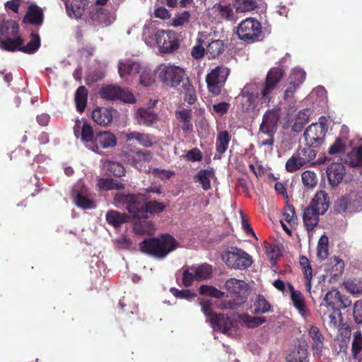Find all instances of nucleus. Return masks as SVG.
I'll use <instances>...</instances> for the list:
<instances>
[{
  "label": "nucleus",
  "instance_id": "f257e3e1",
  "mask_svg": "<svg viewBox=\"0 0 362 362\" xmlns=\"http://www.w3.org/2000/svg\"><path fill=\"white\" fill-rule=\"evenodd\" d=\"M143 40L150 47L157 45L159 52L165 54L173 53L180 47L177 34L175 31L158 29L151 24L144 27Z\"/></svg>",
  "mask_w": 362,
  "mask_h": 362
},
{
  "label": "nucleus",
  "instance_id": "f03ea898",
  "mask_svg": "<svg viewBox=\"0 0 362 362\" xmlns=\"http://www.w3.org/2000/svg\"><path fill=\"white\" fill-rule=\"evenodd\" d=\"M178 247L175 239L170 235L146 240L141 244V250L158 258H163Z\"/></svg>",
  "mask_w": 362,
  "mask_h": 362
},
{
  "label": "nucleus",
  "instance_id": "7ed1b4c3",
  "mask_svg": "<svg viewBox=\"0 0 362 362\" xmlns=\"http://www.w3.org/2000/svg\"><path fill=\"white\" fill-rule=\"evenodd\" d=\"M201 310L206 317V322L210 323L211 327L225 334H230V331L236 327V322L229 317L224 315H217L211 309L212 303L207 299H200Z\"/></svg>",
  "mask_w": 362,
  "mask_h": 362
},
{
  "label": "nucleus",
  "instance_id": "20e7f679",
  "mask_svg": "<svg viewBox=\"0 0 362 362\" xmlns=\"http://www.w3.org/2000/svg\"><path fill=\"white\" fill-rule=\"evenodd\" d=\"M157 76L165 86L177 88L184 80L185 75L183 69L170 64H162L156 70Z\"/></svg>",
  "mask_w": 362,
  "mask_h": 362
},
{
  "label": "nucleus",
  "instance_id": "39448f33",
  "mask_svg": "<svg viewBox=\"0 0 362 362\" xmlns=\"http://www.w3.org/2000/svg\"><path fill=\"white\" fill-rule=\"evenodd\" d=\"M237 35L240 40L247 42L259 41L263 37L262 25L256 18H247L238 25Z\"/></svg>",
  "mask_w": 362,
  "mask_h": 362
},
{
  "label": "nucleus",
  "instance_id": "423d86ee",
  "mask_svg": "<svg viewBox=\"0 0 362 362\" xmlns=\"http://www.w3.org/2000/svg\"><path fill=\"white\" fill-rule=\"evenodd\" d=\"M222 259L230 269H245L252 264V257L242 249L231 247L222 255Z\"/></svg>",
  "mask_w": 362,
  "mask_h": 362
},
{
  "label": "nucleus",
  "instance_id": "0eeeda50",
  "mask_svg": "<svg viewBox=\"0 0 362 362\" xmlns=\"http://www.w3.org/2000/svg\"><path fill=\"white\" fill-rule=\"evenodd\" d=\"M229 69L223 66H216L212 69L206 77V82L209 92L213 95H218L229 75Z\"/></svg>",
  "mask_w": 362,
  "mask_h": 362
},
{
  "label": "nucleus",
  "instance_id": "6e6552de",
  "mask_svg": "<svg viewBox=\"0 0 362 362\" xmlns=\"http://www.w3.org/2000/svg\"><path fill=\"white\" fill-rule=\"evenodd\" d=\"M212 272V266L206 263L188 267L183 271L182 284L186 287L190 286L194 281H203L211 278Z\"/></svg>",
  "mask_w": 362,
  "mask_h": 362
},
{
  "label": "nucleus",
  "instance_id": "1a4fd4ad",
  "mask_svg": "<svg viewBox=\"0 0 362 362\" xmlns=\"http://www.w3.org/2000/svg\"><path fill=\"white\" fill-rule=\"evenodd\" d=\"M141 64L132 59H122L118 62L119 77L125 82H132L140 72Z\"/></svg>",
  "mask_w": 362,
  "mask_h": 362
},
{
  "label": "nucleus",
  "instance_id": "9d476101",
  "mask_svg": "<svg viewBox=\"0 0 362 362\" xmlns=\"http://www.w3.org/2000/svg\"><path fill=\"white\" fill-rule=\"evenodd\" d=\"M72 194L74 202L77 206L84 209L95 207V204L91 198V194L83 182L78 181L74 185Z\"/></svg>",
  "mask_w": 362,
  "mask_h": 362
},
{
  "label": "nucleus",
  "instance_id": "9b49d317",
  "mask_svg": "<svg viewBox=\"0 0 362 362\" xmlns=\"http://www.w3.org/2000/svg\"><path fill=\"white\" fill-rule=\"evenodd\" d=\"M327 129L322 122L311 124L305 131L304 136L307 143L311 146H318L325 136Z\"/></svg>",
  "mask_w": 362,
  "mask_h": 362
},
{
  "label": "nucleus",
  "instance_id": "f8f14e48",
  "mask_svg": "<svg viewBox=\"0 0 362 362\" xmlns=\"http://www.w3.org/2000/svg\"><path fill=\"white\" fill-rule=\"evenodd\" d=\"M153 158V153L149 151L139 150L128 159L129 163L140 171L151 172L148 164Z\"/></svg>",
  "mask_w": 362,
  "mask_h": 362
},
{
  "label": "nucleus",
  "instance_id": "ddd939ff",
  "mask_svg": "<svg viewBox=\"0 0 362 362\" xmlns=\"http://www.w3.org/2000/svg\"><path fill=\"white\" fill-rule=\"evenodd\" d=\"M279 117V108L266 112L259 128L261 133L267 135H274L276 131Z\"/></svg>",
  "mask_w": 362,
  "mask_h": 362
},
{
  "label": "nucleus",
  "instance_id": "4468645a",
  "mask_svg": "<svg viewBox=\"0 0 362 362\" xmlns=\"http://www.w3.org/2000/svg\"><path fill=\"white\" fill-rule=\"evenodd\" d=\"M139 206H136L137 210L133 215V217H148V214H155L163 211L164 205L155 201L146 202L144 195L139 199Z\"/></svg>",
  "mask_w": 362,
  "mask_h": 362
},
{
  "label": "nucleus",
  "instance_id": "2eb2a0df",
  "mask_svg": "<svg viewBox=\"0 0 362 362\" xmlns=\"http://www.w3.org/2000/svg\"><path fill=\"white\" fill-rule=\"evenodd\" d=\"M134 119L139 125L152 127L158 122V115L150 107H141L135 112Z\"/></svg>",
  "mask_w": 362,
  "mask_h": 362
},
{
  "label": "nucleus",
  "instance_id": "dca6fc26",
  "mask_svg": "<svg viewBox=\"0 0 362 362\" xmlns=\"http://www.w3.org/2000/svg\"><path fill=\"white\" fill-rule=\"evenodd\" d=\"M117 143V138L113 133L109 131L99 132L95 135L93 150L98 152L101 148L114 147Z\"/></svg>",
  "mask_w": 362,
  "mask_h": 362
},
{
  "label": "nucleus",
  "instance_id": "f3484780",
  "mask_svg": "<svg viewBox=\"0 0 362 362\" xmlns=\"http://www.w3.org/2000/svg\"><path fill=\"white\" fill-rule=\"evenodd\" d=\"M310 116V110L304 109L296 114L290 115L288 117V125L292 130L296 132H300L308 122Z\"/></svg>",
  "mask_w": 362,
  "mask_h": 362
},
{
  "label": "nucleus",
  "instance_id": "a211bd4d",
  "mask_svg": "<svg viewBox=\"0 0 362 362\" xmlns=\"http://www.w3.org/2000/svg\"><path fill=\"white\" fill-rule=\"evenodd\" d=\"M142 198V194H124L121 192H117L115 195V202L117 204H126L127 209L132 216L133 217L134 214L136 211V206H139V199Z\"/></svg>",
  "mask_w": 362,
  "mask_h": 362
},
{
  "label": "nucleus",
  "instance_id": "6ab92c4d",
  "mask_svg": "<svg viewBox=\"0 0 362 362\" xmlns=\"http://www.w3.org/2000/svg\"><path fill=\"white\" fill-rule=\"evenodd\" d=\"M290 291L293 305L300 316L306 319L310 315V312L305 304L304 296L299 291L295 290L291 286H290Z\"/></svg>",
  "mask_w": 362,
  "mask_h": 362
},
{
  "label": "nucleus",
  "instance_id": "aec40b11",
  "mask_svg": "<svg viewBox=\"0 0 362 362\" xmlns=\"http://www.w3.org/2000/svg\"><path fill=\"white\" fill-rule=\"evenodd\" d=\"M124 136L127 141L135 140L141 146L146 148H150L156 143L155 137L147 133L133 131L124 133Z\"/></svg>",
  "mask_w": 362,
  "mask_h": 362
},
{
  "label": "nucleus",
  "instance_id": "412c9836",
  "mask_svg": "<svg viewBox=\"0 0 362 362\" xmlns=\"http://www.w3.org/2000/svg\"><path fill=\"white\" fill-rule=\"evenodd\" d=\"M327 177L332 186L338 185L343 180L345 175V168L341 163H333L327 170Z\"/></svg>",
  "mask_w": 362,
  "mask_h": 362
},
{
  "label": "nucleus",
  "instance_id": "4be33fe9",
  "mask_svg": "<svg viewBox=\"0 0 362 362\" xmlns=\"http://www.w3.org/2000/svg\"><path fill=\"white\" fill-rule=\"evenodd\" d=\"M175 116L185 132L192 130V114L190 109L180 107L175 111Z\"/></svg>",
  "mask_w": 362,
  "mask_h": 362
},
{
  "label": "nucleus",
  "instance_id": "5701e85b",
  "mask_svg": "<svg viewBox=\"0 0 362 362\" xmlns=\"http://www.w3.org/2000/svg\"><path fill=\"white\" fill-rule=\"evenodd\" d=\"M114 112L107 107H98L93 110L92 118L98 124L105 127L112 122Z\"/></svg>",
  "mask_w": 362,
  "mask_h": 362
},
{
  "label": "nucleus",
  "instance_id": "b1692460",
  "mask_svg": "<svg viewBox=\"0 0 362 362\" xmlns=\"http://www.w3.org/2000/svg\"><path fill=\"white\" fill-rule=\"evenodd\" d=\"M226 288L231 293L240 297L241 300L245 298L248 291L247 284L244 281L236 279H228L226 282Z\"/></svg>",
  "mask_w": 362,
  "mask_h": 362
},
{
  "label": "nucleus",
  "instance_id": "393cba45",
  "mask_svg": "<svg viewBox=\"0 0 362 362\" xmlns=\"http://www.w3.org/2000/svg\"><path fill=\"white\" fill-rule=\"evenodd\" d=\"M134 231L137 234L151 235L156 230L155 226L148 220V217H133Z\"/></svg>",
  "mask_w": 362,
  "mask_h": 362
},
{
  "label": "nucleus",
  "instance_id": "a878e982",
  "mask_svg": "<svg viewBox=\"0 0 362 362\" xmlns=\"http://www.w3.org/2000/svg\"><path fill=\"white\" fill-rule=\"evenodd\" d=\"M308 333L312 339V349L314 351V354L320 356L324 347V337L321 332L317 327L310 325L308 329Z\"/></svg>",
  "mask_w": 362,
  "mask_h": 362
},
{
  "label": "nucleus",
  "instance_id": "bb28decb",
  "mask_svg": "<svg viewBox=\"0 0 362 362\" xmlns=\"http://www.w3.org/2000/svg\"><path fill=\"white\" fill-rule=\"evenodd\" d=\"M329 205L327 194L325 191H319L315 194L309 206L322 215L327 211Z\"/></svg>",
  "mask_w": 362,
  "mask_h": 362
},
{
  "label": "nucleus",
  "instance_id": "cd10ccee",
  "mask_svg": "<svg viewBox=\"0 0 362 362\" xmlns=\"http://www.w3.org/2000/svg\"><path fill=\"white\" fill-rule=\"evenodd\" d=\"M0 48L8 52H23V39L21 36L11 37L6 35V38L0 37Z\"/></svg>",
  "mask_w": 362,
  "mask_h": 362
},
{
  "label": "nucleus",
  "instance_id": "c85d7f7f",
  "mask_svg": "<svg viewBox=\"0 0 362 362\" xmlns=\"http://www.w3.org/2000/svg\"><path fill=\"white\" fill-rule=\"evenodd\" d=\"M320 215L322 214L309 206L305 209L303 219L304 226L308 232L312 231L317 225Z\"/></svg>",
  "mask_w": 362,
  "mask_h": 362
},
{
  "label": "nucleus",
  "instance_id": "c756f323",
  "mask_svg": "<svg viewBox=\"0 0 362 362\" xmlns=\"http://www.w3.org/2000/svg\"><path fill=\"white\" fill-rule=\"evenodd\" d=\"M43 18L42 10L35 4H30L24 16V23L28 22L34 25H41Z\"/></svg>",
  "mask_w": 362,
  "mask_h": 362
},
{
  "label": "nucleus",
  "instance_id": "7c9ffc66",
  "mask_svg": "<svg viewBox=\"0 0 362 362\" xmlns=\"http://www.w3.org/2000/svg\"><path fill=\"white\" fill-rule=\"evenodd\" d=\"M19 25L13 20H4L0 23V37L6 38V35L11 37H17L18 35Z\"/></svg>",
  "mask_w": 362,
  "mask_h": 362
},
{
  "label": "nucleus",
  "instance_id": "2f4dec72",
  "mask_svg": "<svg viewBox=\"0 0 362 362\" xmlns=\"http://www.w3.org/2000/svg\"><path fill=\"white\" fill-rule=\"evenodd\" d=\"M324 300L327 306L330 307H344L346 308L349 306L350 302L347 300L346 302H344L341 299V296L339 291L337 289H332L328 291L324 298Z\"/></svg>",
  "mask_w": 362,
  "mask_h": 362
},
{
  "label": "nucleus",
  "instance_id": "473e14b6",
  "mask_svg": "<svg viewBox=\"0 0 362 362\" xmlns=\"http://www.w3.org/2000/svg\"><path fill=\"white\" fill-rule=\"evenodd\" d=\"M215 178L213 168L201 170L195 176L196 181H198L203 189L207 190L211 188V181Z\"/></svg>",
  "mask_w": 362,
  "mask_h": 362
},
{
  "label": "nucleus",
  "instance_id": "72a5a7b5",
  "mask_svg": "<svg viewBox=\"0 0 362 362\" xmlns=\"http://www.w3.org/2000/svg\"><path fill=\"white\" fill-rule=\"evenodd\" d=\"M211 12L218 20H229L233 16V8L228 4H216L213 6Z\"/></svg>",
  "mask_w": 362,
  "mask_h": 362
},
{
  "label": "nucleus",
  "instance_id": "f704fd0d",
  "mask_svg": "<svg viewBox=\"0 0 362 362\" xmlns=\"http://www.w3.org/2000/svg\"><path fill=\"white\" fill-rule=\"evenodd\" d=\"M344 269V263L338 257H334L329 261L327 268V273L332 278H337L341 275Z\"/></svg>",
  "mask_w": 362,
  "mask_h": 362
},
{
  "label": "nucleus",
  "instance_id": "c9c22d12",
  "mask_svg": "<svg viewBox=\"0 0 362 362\" xmlns=\"http://www.w3.org/2000/svg\"><path fill=\"white\" fill-rule=\"evenodd\" d=\"M307 160L302 156L300 153H294L286 163V170L288 173H293L300 169L307 163Z\"/></svg>",
  "mask_w": 362,
  "mask_h": 362
},
{
  "label": "nucleus",
  "instance_id": "e433bc0d",
  "mask_svg": "<svg viewBox=\"0 0 362 362\" xmlns=\"http://www.w3.org/2000/svg\"><path fill=\"white\" fill-rule=\"evenodd\" d=\"M107 222L115 228L119 227L122 224L128 221V216L117 211H108L105 216Z\"/></svg>",
  "mask_w": 362,
  "mask_h": 362
},
{
  "label": "nucleus",
  "instance_id": "4c0bfd02",
  "mask_svg": "<svg viewBox=\"0 0 362 362\" xmlns=\"http://www.w3.org/2000/svg\"><path fill=\"white\" fill-rule=\"evenodd\" d=\"M86 0H73L70 6H66L67 13L70 17L81 18L83 15Z\"/></svg>",
  "mask_w": 362,
  "mask_h": 362
},
{
  "label": "nucleus",
  "instance_id": "58836bf2",
  "mask_svg": "<svg viewBox=\"0 0 362 362\" xmlns=\"http://www.w3.org/2000/svg\"><path fill=\"white\" fill-rule=\"evenodd\" d=\"M240 99L242 108L244 111L247 112L254 110L257 105L258 97L257 95L241 92Z\"/></svg>",
  "mask_w": 362,
  "mask_h": 362
},
{
  "label": "nucleus",
  "instance_id": "ea45409f",
  "mask_svg": "<svg viewBox=\"0 0 362 362\" xmlns=\"http://www.w3.org/2000/svg\"><path fill=\"white\" fill-rule=\"evenodd\" d=\"M308 351L305 348L298 347L288 354L286 357L288 362H308Z\"/></svg>",
  "mask_w": 362,
  "mask_h": 362
},
{
  "label": "nucleus",
  "instance_id": "a19ab883",
  "mask_svg": "<svg viewBox=\"0 0 362 362\" xmlns=\"http://www.w3.org/2000/svg\"><path fill=\"white\" fill-rule=\"evenodd\" d=\"M88 90L84 86H80L75 94V102L78 111L82 112L86 107Z\"/></svg>",
  "mask_w": 362,
  "mask_h": 362
},
{
  "label": "nucleus",
  "instance_id": "79ce46f5",
  "mask_svg": "<svg viewBox=\"0 0 362 362\" xmlns=\"http://www.w3.org/2000/svg\"><path fill=\"white\" fill-rule=\"evenodd\" d=\"M230 140V135L227 131L220 132L216 138V148L219 153H223L227 150L229 141Z\"/></svg>",
  "mask_w": 362,
  "mask_h": 362
},
{
  "label": "nucleus",
  "instance_id": "37998d69",
  "mask_svg": "<svg viewBox=\"0 0 362 362\" xmlns=\"http://www.w3.org/2000/svg\"><path fill=\"white\" fill-rule=\"evenodd\" d=\"M98 186L100 189L103 190L121 189L124 188L123 183L112 178L100 179L98 182Z\"/></svg>",
  "mask_w": 362,
  "mask_h": 362
},
{
  "label": "nucleus",
  "instance_id": "c03bdc74",
  "mask_svg": "<svg viewBox=\"0 0 362 362\" xmlns=\"http://www.w3.org/2000/svg\"><path fill=\"white\" fill-rule=\"evenodd\" d=\"M346 163L351 166L356 167L362 165V146L354 148L347 154L345 158Z\"/></svg>",
  "mask_w": 362,
  "mask_h": 362
},
{
  "label": "nucleus",
  "instance_id": "a18cd8bd",
  "mask_svg": "<svg viewBox=\"0 0 362 362\" xmlns=\"http://www.w3.org/2000/svg\"><path fill=\"white\" fill-rule=\"evenodd\" d=\"M183 93L185 94V100L189 105H192L197 100L196 91L188 79L182 82Z\"/></svg>",
  "mask_w": 362,
  "mask_h": 362
},
{
  "label": "nucleus",
  "instance_id": "49530a36",
  "mask_svg": "<svg viewBox=\"0 0 362 362\" xmlns=\"http://www.w3.org/2000/svg\"><path fill=\"white\" fill-rule=\"evenodd\" d=\"M223 51V43L220 40L211 41L207 46L206 53L210 58H215Z\"/></svg>",
  "mask_w": 362,
  "mask_h": 362
},
{
  "label": "nucleus",
  "instance_id": "de8ad7c7",
  "mask_svg": "<svg viewBox=\"0 0 362 362\" xmlns=\"http://www.w3.org/2000/svg\"><path fill=\"white\" fill-rule=\"evenodd\" d=\"M139 74V83L144 86H151L154 82V75L151 69L141 65Z\"/></svg>",
  "mask_w": 362,
  "mask_h": 362
},
{
  "label": "nucleus",
  "instance_id": "09e8293b",
  "mask_svg": "<svg viewBox=\"0 0 362 362\" xmlns=\"http://www.w3.org/2000/svg\"><path fill=\"white\" fill-rule=\"evenodd\" d=\"M234 6L238 13L249 12L257 8L255 0H235Z\"/></svg>",
  "mask_w": 362,
  "mask_h": 362
},
{
  "label": "nucleus",
  "instance_id": "8fccbe9b",
  "mask_svg": "<svg viewBox=\"0 0 362 362\" xmlns=\"http://www.w3.org/2000/svg\"><path fill=\"white\" fill-rule=\"evenodd\" d=\"M190 14L188 11L177 13L170 21V25L178 28L186 26L189 21Z\"/></svg>",
  "mask_w": 362,
  "mask_h": 362
},
{
  "label": "nucleus",
  "instance_id": "3c124183",
  "mask_svg": "<svg viewBox=\"0 0 362 362\" xmlns=\"http://www.w3.org/2000/svg\"><path fill=\"white\" fill-rule=\"evenodd\" d=\"M119 93L120 88L115 85H110L104 87L100 91V96L107 100L117 99L118 95H119Z\"/></svg>",
  "mask_w": 362,
  "mask_h": 362
},
{
  "label": "nucleus",
  "instance_id": "603ef678",
  "mask_svg": "<svg viewBox=\"0 0 362 362\" xmlns=\"http://www.w3.org/2000/svg\"><path fill=\"white\" fill-rule=\"evenodd\" d=\"M329 255V240L325 235H322L317 243V255L320 259H325Z\"/></svg>",
  "mask_w": 362,
  "mask_h": 362
},
{
  "label": "nucleus",
  "instance_id": "864d4df0",
  "mask_svg": "<svg viewBox=\"0 0 362 362\" xmlns=\"http://www.w3.org/2000/svg\"><path fill=\"white\" fill-rule=\"evenodd\" d=\"M253 308L255 313L259 314L269 311L271 306L263 296L258 295L254 302Z\"/></svg>",
  "mask_w": 362,
  "mask_h": 362
},
{
  "label": "nucleus",
  "instance_id": "5fc2aeb1",
  "mask_svg": "<svg viewBox=\"0 0 362 362\" xmlns=\"http://www.w3.org/2000/svg\"><path fill=\"white\" fill-rule=\"evenodd\" d=\"M362 351V334L360 331H356L353 334V341L351 343V353L354 358H358V356Z\"/></svg>",
  "mask_w": 362,
  "mask_h": 362
},
{
  "label": "nucleus",
  "instance_id": "6e6d98bb",
  "mask_svg": "<svg viewBox=\"0 0 362 362\" xmlns=\"http://www.w3.org/2000/svg\"><path fill=\"white\" fill-rule=\"evenodd\" d=\"M283 76L284 71L281 69L272 68L267 73L265 82L276 86Z\"/></svg>",
  "mask_w": 362,
  "mask_h": 362
},
{
  "label": "nucleus",
  "instance_id": "4d7b16f0",
  "mask_svg": "<svg viewBox=\"0 0 362 362\" xmlns=\"http://www.w3.org/2000/svg\"><path fill=\"white\" fill-rule=\"evenodd\" d=\"M30 37V41L24 45V53L35 52L40 46V38L37 34L31 33Z\"/></svg>",
  "mask_w": 362,
  "mask_h": 362
},
{
  "label": "nucleus",
  "instance_id": "13d9d810",
  "mask_svg": "<svg viewBox=\"0 0 362 362\" xmlns=\"http://www.w3.org/2000/svg\"><path fill=\"white\" fill-rule=\"evenodd\" d=\"M105 167L115 176L120 177L125 175V169L119 163L107 161L105 163Z\"/></svg>",
  "mask_w": 362,
  "mask_h": 362
},
{
  "label": "nucleus",
  "instance_id": "bf43d9fd",
  "mask_svg": "<svg viewBox=\"0 0 362 362\" xmlns=\"http://www.w3.org/2000/svg\"><path fill=\"white\" fill-rule=\"evenodd\" d=\"M305 71L299 68L293 69L288 77V82L300 86L305 78Z\"/></svg>",
  "mask_w": 362,
  "mask_h": 362
},
{
  "label": "nucleus",
  "instance_id": "052dcab7",
  "mask_svg": "<svg viewBox=\"0 0 362 362\" xmlns=\"http://www.w3.org/2000/svg\"><path fill=\"white\" fill-rule=\"evenodd\" d=\"M81 138L83 141L94 143L95 136L93 130L90 124L84 122L81 127Z\"/></svg>",
  "mask_w": 362,
  "mask_h": 362
},
{
  "label": "nucleus",
  "instance_id": "680f3d73",
  "mask_svg": "<svg viewBox=\"0 0 362 362\" xmlns=\"http://www.w3.org/2000/svg\"><path fill=\"white\" fill-rule=\"evenodd\" d=\"M275 88V86H273L267 82H265L264 84L261 86L260 95L262 103H265L267 105L270 103L272 99L271 95Z\"/></svg>",
  "mask_w": 362,
  "mask_h": 362
},
{
  "label": "nucleus",
  "instance_id": "e2e57ef3",
  "mask_svg": "<svg viewBox=\"0 0 362 362\" xmlns=\"http://www.w3.org/2000/svg\"><path fill=\"white\" fill-rule=\"evenodd\" d=\"M302 182L308 187H314L317 185V176L313 171L306 170L302 175Z\"/></svg>",
  "mask_w": 362,
  "mask_h": 362
},
{
  "label": "nucleus",
  "instance_id": "0e129e2a",
  "mask_svg": "<svg viewBox=\"0 0 362 362\" xmlns=\"http://www.w3.org/2000/svg\"><path fill=\"white\" fill-rule=\"evenodd\" d=\"M199 293L202 295H208L217 298H220L223 296V292L214 287L202 285L199 287Z\"/></svg>",
  "mask_w": 362,
  "mask_h": 362
},
{
  "label": "nucleus",
  "instance_id": "69168bd1",
  "mask_svg": "<svg viewBox=\"0 0 362 362\" xmlns=\"http://www.w3.org/2000/svg\"><path fill=\"white\" fill-rule=\"evenodd\" d=\"M284 220L291 225H295L297 222V216L293 206H288L284 213Z\"/></svg>",
  "mask_w": 362,
  "mask_h": 362
},
{
  "label": "nucleus",
  "instance_id": "338daca9",
  "mask_svg": "<svg viewBox=\"0 0 362 362\" xmlns=\"http://www.w3.org/2000/svg\"><path fill=\"white\" fill-rule=\"evenodd\" d=\"M98 21L105 25H109L115 19L114 13H107L106 11H101L98 12Z\"/></svg>",
  "mask_w": 362,
  "mask_h": 362
},
{
  "label": "nucleus",
  "instance_id": "774afa93",
  "mask_svg": "<svg viewBox=\"0 0 362 362\" xmlns=\"http://www.w3.org/2000/svg\"><path fill=\"white\" fill-rule=\"evenodd\" d=\"M345 146V142L341 138H338L329 148V153L330 154H339L344 151Z\"/></svg>",
  "mask_w": 362,
  "mask_h": 362
}]
</instances>
